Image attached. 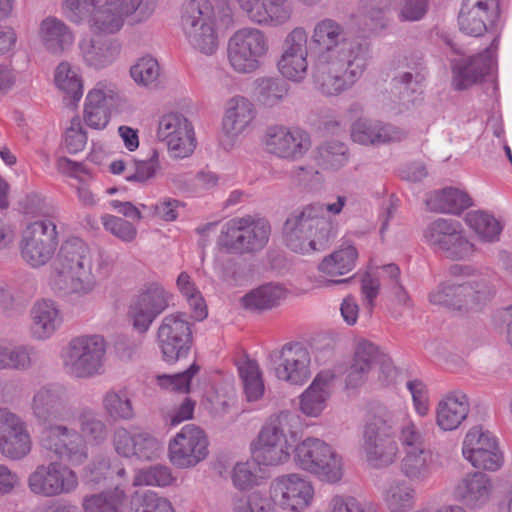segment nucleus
I'll use <instances>...</instances> for the list:
<instances>
[{"label":"nucleus","instance_id":"f257e3e1","mask_svg":"<svg viewBox=\"0 0 512 512\" xmlns=\"http://www.w3.org/2000/svg\"><path fill=\"white\" fill-rule=\"evenodd\" d=\"M311 41L319 49L313 78L323 94L338 95L361 78L368 64L369 47L363 41L347 39L340 23L331 18L320 20Z\"/></svg>","mask_w":512,"mask_h":512},{"label":"nucleus","instance_id":"f03ea898","mask_svg":"<svg viewBox=\"0 0 512 512\" xmlns=\"http://www.w3.org/2000/svg\"><path fill=\"white\" fill-rule=\"evenodd\" d=\"M345 203L346 197L338 196L335 203H311L291 212L282 230L285 245L301 254L325 250L335 239L336 230L324 214L329 212L338 215Z\"/></svg>","mask_w":512,"mask_h":512},{"label":"nucleus","instance_id":"7ed1b4c3","mask_svg":"<svg viewBox=\"0 0 512 512\" xmlns=\"http://www.w3.org/2000/svg\"><path fill=\"white\" fill-rule=\"evenodd\" d=\"M93 259L88 245L79 238H70L60 247L54 263L52 285L63 294H90L97 284L92 271Z\"/></svg>","mask_w":512,"mask_h":512},{"label":"nucleus","instance_id":"20e7f679","mask_svg":"<svg viewBox=\"0 0 512 512\" xmlns=\"http://www.w3.org/2000/svg\"><path fill=\"white\" fill-rule=\"evenodd\" d=\"M106 342L98 334L72 338L60 353L64 372L72 378L90 379L104 373Z\"/></svg>","mask_w":512,"mask_h":512},{"label":"nucleus","instance_id":"39448f33","mask_svg":"<svg viewBox=\"0 0 512 512\" xmlns=\"http://www.w3.org/2000/svg\"><path fill=\"white\" fill-rule=\"evenodd\" d=\"M397 423V415L385 408L380 409L366 423L362 448L372 467L385 468L395 462L399 451L395 440Z\"/></svg>","mask_w":512,"mask_h":512},{"label":"nucleus","instance_id":"423d86ee","mask_svg":"<svg viewBox=\"0 0 512 512\" xmlns=\"http://www.w3.org/2000/svg\"><path fill=\"white\" fill-rule=\"evenodd\" d=\"M271 234L269 221L258 215L235 217L223 224L218 244L229 253L252 254L261 251Z\"/></svg>","mask_w":512,"mask_h":512},{"label":"nucleus","instance_id":"0eeeda50","mask_svg":"<svg viewBox=\"0 0 512 512\" xmlns=\"http://www.w3.org/2000/svg\"><path fill=\"white\" fill-rule=\"evenodd\" d=\"M216 13L208 0H189L182 6L181 27L189 44L205 55L218 48Z\"/></svg>","mask_w":512,"mask_h":512},{"label":"nucleus","instance_id":"6e6552de","mask_svg":"<svg viewBox=\"0 0 512 512\" xmlns=\"http://www.w3.org/2000/svg\"><path fill=\"white\" fill-rule=\"evenodd\" d=\"M493 295L491 283L485 277H478L463 283L443 282L430 292L429 301L433 305L470 312L481 309Z\"/></svg>","mask_w":512,"mask_h":512},{"label":"nucleus","instance_id":"1a4fd4ad","mask_svg":"<svg viewBox=\"0 0 512 512\" xmlns=\"http://www.w3.org/2000/svg\"><path fill=\"white\" fill-rule=\"evenodd\" d=\"M269 50V38L263 30L243 27L229 38L227 58L235 72L250 74L261 68Z\"/></svg>","mask_w":512,"mask_h":512},{"label":"nucleus","instance_id":"9d476101","mask_svg":"<svg viewBox=\"0 0 512 512\" xmlns=\"http://www.w3.org/2000/svg\"><path fill=\"white\" fill-rule=\"evenodd\" d=\"M295 464L302 470L327 483H337L343 477L342 457L321 439L308 437L294 448Z\"/></svg>","mask_w":512,"mask_h":512},{"label":"nucleus","instance_id":"9b49d317","mask_svg":"<svg viewBox=\"0 0 512 512\" xmlns=\"http://www.w3.org/2000/svg\"><path fill=\"white\" fill-rule=\"evenodd\" d=\"M58 246L56 221L38 219L23 230L20 242L21 256L30 266L45 265L53 257Z\"/></svg>","mask_w":512,"mask_h":512},{"label":"nucleus","instance_id":"f8f14e48","mask_svg":"<svg viewBox=\"0 0 512 512\" xmlns=\"http://www.w3.org/2000/svg\"><path fill=\"white\" fill-rule=\"evenodd\" d=\"M173 295L160 283L145 284L130 301L128 318L133 328L145 334L169 306Z\"/></svg>","mask_w":512,"mask_h":512},{"label":"nucleus","instance_id":"ddd939ff","mask_svg":"<svg viewBox=\"0 0 512 512\" xmlns=\"http://www.w3.org/2000/svg\"><path fill=\"white\" fill-rule=\"evenodd\" d=\"M426 242L445 257L463 260L472 256L474 245L464 236L458 221L438 218L424 231Z\"/></svg>","mask_w":512,"mask_h":512},{"label":"nucleus","instance_id":"4468645a","mask_svg":"<svg viewBox=\"0 0 512 512\" xmlns=\"http://www.w3.org/2000/svg\"><path fill=\"white\" fill-rule=\"evenodd\" d=\"M31 493L43 497H55L73 492L78 486L76 473L60 462L38 465L27 478Z\"/></svg>","mask_w":512,"mask_h":512},{"label":"nucleus","instance_id":"2eb2a0df","mask_svg":"<svg viewBox=\"0 0 512 512\" xmlns=\"http://www.w3.org/2000/svg\"><path fill=\"white\" fill-rule=\"evenodd\" d=\"M208 444L207 436L200 427L185 425L169 442V461L178 469L193 468L207 458Z\"/></svg>","mask_w":512,"mask_h":512},{"label":"nucleus","instance_id":"dca6fc26","mask_svg":"<svg viewBox=\"0 0 512 512\" xmlns=\"http://www.w3.org/2000/svg\"><path fill=\"white\" fill-rule=\"evenodd\" d=\"M157 342L164 361L174 363L186 357L192 345L191 324L186 314L166 315L157 329Z\"/></svg>","mask_w":512,"mask_h":512},{"label":"nucleus","instance_id":"f3484780","mask_svg":"<svg viewBox=\"0 0 512 512\" xmlns=\"http://www.w3.org/2000/svg\"><path fill=\"white\" fill-rule=\"evenodd\" d=\"M67 389L59 383H49L34 391L31 411L38 423L53 425L67 422L72 417Z\"/></svg>","mask_w":512,"mask_h":512},{"label":"nucleus","instance_id":"a211bd4d","mask_svg":"<svg viewBox=\"0 0 512 512\" xmlns=\"http://www.w3.org/2000/svg\"><path fill=\"white\" fill-rule=\"evenodd\" d=\"M42 446L71 466H80L88 459L84 438L79 431L64 424L47 426L42 434Z\"/></svg>","mask_w":512,"mask_h":512},{"label":"nucleus","instance_id":"6ab92c4d","mask_svg":"<svg viewBox=\"0 0 512 512\" xmlns=\"http://www.w3.org/2000/svg\"><path fill=\"white\" fill-rule=\"evenodd\" d=\"M264 144L267 152L277 158L297 161L310 149L311 138L299 127L271 125L266 129Z\"/></svg>","mask_w":512,"mask_h":512},{"label":"nucleus","instance_id":"aec40b11","mask_svg":"<svg viewBox=\"0 0 512 512\" xmlns=\"http://www.w3.org/2000/svg\"><path fill=\"white\" fill-rule=\"evenodd\" d=\"M462 454L478 469L497 471L504 463L497 439L480 426L472 427L466 434Z\"/></svg>","mask_w":512,"mask_h":512},{"label":"nucleus","instance_id":"412c9836","mask_svg":"<svg viewBox=\"0 0 512 512\" xmlns=\"http://www.w3.org/2000/svg\"><path fill=\"white\" fill-rule=\"evenodd\" d=\"M275 376L295 385H302L311 375V356L301 343H287L270 354Z\"/></svg>","mask_w":512,"mask_h":512},{"label":"nucleus","instance_id":"4be33fe9","mask_svg":"<svg viewBox=\"0 0 512 512\" xmlns=\"http://www.w3.org/2000/svg\"><path fill=\"white\" fill-rule=\"evenodd\" d=\"M112 444L115 452L125 458L154 461L161 457L164 446L161 440L147 431L131 433L125 427L113 431Z\"/></svg>","mask_w":512,"mask_h":512},{"label":"nucleus","instance_id":"5701e85b","mask_svg":"<svg viewBox=\"0 0 512 512\" xmlns=\"http://www.w3.org/2000/svg\"><path fill=\"white\" fill-rule=\"evenodd\" d=\"M270 489L275 504L292 511L307 508L314 496L312 484L295 473L277 477L271 483Z\"/></svg>","mask_w":512,"mask_h":512},{"label":"nucleus","instance_id":"b1692460","mask_svg":"<svg viewBox=\"0 0 512 512\" xmlns=\"http://www.w3.org/2000/svg\"><path fill=\"white\" fill-rule=\"evenodd\" d=\"M31 450V438L22 419L7 408H0V452L19 460Z\"/></svg>","mask_w":512,"mask_h":512},{"label":"nucleus","instance_id":"393cba45","mask_svg":"<svg viewBox=\"0 0 512 512\" xmlns=\"http://www.w3.org/2000/svg\"><path fill=\"white\" fill-rule=\"evenodd\" d=\"M77 48L82 62L95 70L110 66L121 53V43L117 39L101 35H83Z\"/></svg>","mask_w":512,"mask_h":512},{"label":"nucleus","instance_id":"a878e982","mask_svg":"<svg viewBox=\"0 0 512 512\" xmlns=\"http://www.w3.org/2000/svg\"><path fill=\"white\" fill-rule=\"evenodd\" d=\"M62 13L73 24L87 22L96 32L111 34V29L101 24L110 18V6L106 0H63Z\"/></svg>","mask_w":512,"mask_h":512},{"label":"nucleus","instance_id":"bb28decb","mask_svg":"<svg viewBox=\"0 0 512 512\" xmlns=\"http://www.w3.org/2000/svg\"><path fill=\"white\" fill-rule=\"evenodd\" d=\"M405 129L380 120L360 118L351 126V138L361 145H384L406 139Z\"/></svg>","mask_w":512,"mask_h":512},{"label":"nucleus","instance_id":"cd10ccee","mask_svg":"<svg viewBox=\"0 0 512 512\" xmlns=\"http://www.w3.org/2000/svg\"><path fill=\"white\" fill-rule=\"evenodd\" d=\"M113 89L99 83L90 90L85 99L83 119L92 129L102 130L110 121V109L115 104Z\"/></svg>","mask_w":512,"mask_h":512},{"label":"nucleus","instance_id":"c85d7f7f","mask_svg":"<svg viewBox=\"0 0 512 512\" xmlns=\"http://www.w3.org/2000/svg\"><path fill=\"white\" fill-rule=\"evenodd\" d=\"M300 428L301 420L296 412L281 411L267 420L259 432L258 441L294 445Z\"/></svg>","mask_w":512,"mask_h":512},{"label":"nucleus","instance_id":"c756f323","mask_svg":"<svg viewBox=\"0 0 512 512\" xmlns=\"http://www.w3.org/2000/svg\"><path fill=\"white\" fill-rule=\"evenodd\" d=\"M156 3L157 0H106V4L110 6V18L101 24L111 29V34L117 33L127 17H133L137 22L148 19L153 14Z\"/></svg>","mask_w":512,"mask_h":512},{"label":"nucleus","instance_id":"7c9ffc66","mask_svg":"<svg viewBox=\"0 0 512 512\" xmlns=\"http://www.w3.org/2000/svg\"><path fill=\"white\" fill-rule=\"evenodd\" d=\"M256 115V107L248 98L241 95L230 98L222 119L223 132L228 137H238L251 127Z\"/></svg>","mask_w":512,"mask_h":512},{"label":"nucleus","instance_id":"2f4dec72","mask_svg":"<svg viewBox=\"0 0 512 512\" xmlns=\"http://www.w3.org/2000/svg\"><path fill=\"white\" fill-rule=\"evenodd\" d=\"M492 62L485 53L451 60L454 88L462 91L481 81L490 72Z\"/></svg>","mask_w":512,"mask_h":512},{"label":"nucleus","instance_id":"473e14b6","mask_svg":"<svg viewBox=\"0 0 512 512\" xmlns=\"http://www.w3.org/2000/svg\"><path fill=\"white\" fill-rule=\"evenodd\" d=\"M30 332L36 340L50 339L62 324L58 305L49 299L37 300L30 310Z\"/></svg>","mask_w":512,"mask_h":512},{"label":"nucleus","instance_id":"72a5a7b5","mask_svg":"<svg viewBox=\"0 0 512 512\" xmlns=\"http://www.w3.org/2000/svg\"><path fill=\"white\" fill-rule=\"evenodd\" d=\"M39 37L45 49L54 55L70 50L75 41L72 28L55 16H48L41 21Z\"/></svg>","mask_w":512,"mask_h":512},{"label":"nucleus","instance_id":"f704fd0d","mask_svg":"<svg viewBox=\"0 0 512 512\" xmlns=\"http://www.w3.org/2000/svg\"><path fill=\"white\" fill-rule=\"evenodd\" d=\"M492 482L482 472L467 474L455 486V497L471 508H478L485 505L491 496Z\"/></svg>","mask_w":512,"mask_h":512},{"label":"nucleus","instance_id":"c9c22d12","mask_svg":"<svg viewBox=\"0 0 512 512\" xmlns=\"http://www.w3.org/2000/svg\"><path fill=\"white\" fill-rule=\"evenodd\" d=\"M292 15L291 0H257L248 19L259 26L278 27L287 24Z\"/></svg>","mask_w":512,"mask_h":512},{"label":"nucleus","instance_id":"e433bc0d","mask_svg":"<svg viewBox=\"0 0 512 512\" xmlns=\"http://www.w3.org/2000/svg\"><path fill=\"white\" fill-rule=\"evenodd\" d=\"M469 413L467 396L460 391L443 398L437 406L436 423L441 430L451 431L460 426Z\"/></svg>","mask_w":512,"mask_h":512},{"label":"nucleus","instance_id":"4c0bfd02","mask_svg":"<svg viewBox=\"0 0 512 512\" xmlns=\"http://www.w3.org/2000/svg\"><path fill=\"white\" fill-rule=\"evenodd\" d=\"M333 375L330 372L319 373L302 393L300 399L301 411L310 417L318 416L325 408L330 395V383Z\"/></svg>","mask_w":512,"mask_h":512},{"label":"nucleus","instance_id":"58836bf2","mask_svg":"<svg viewBox=\"0 0 512 512\" xmlns=\"http://www.w3.org/2000/svg\"><path fill=\"white\" fill-rule=\"evenodd\" d=\"M426 205L433 212L458 215L472 206V199L465 191L446 187L431 193L426 199Z\"/></svg>","mask_w":512,"mask_h":512},{"label":"nucleus","instance_id":"ea45409f","mask_svg":"<svg viewBox=\"0 0 512 512\" xmlns=\"http://www.w3.org/2000/svg\"><path fill=\"white\" fill-rule=\"evenodd\" d=\"M500 12L488 10H476L461 5L458 14V25L460 31L472 37H480L491 30L498 21Z\"/></svg>","mask_w":512,"mask_h":512},{"label":"nucleus","instance_id":"a19ab883","mask_svg":"<svg viewBox=\"0 0 512 512\" xmlns=\"http://www.w3.org/2000/svg\"><path fill=\"white\" fill-rule=\"evenodd\" d=\"M77 422L86 446H100L107 441L108 427L93 408L82 407L77 414Z\"/></svg>","mask_w":512,"mask_h":512},{"label":"nucleus","instance_id":"79ce46f5","mask_svg":"<svg viewBox=\"0 0 512 512\" xmlns=\"http://www.w3.org/2000/svg\"><path fill=\"white\" fill-rule=\"evenodd\" d=\"M401 472L412 484L427 482L434 472L430 452L426 449L406 452L401 460Z\"/></svg>","mask_w":512,"mask_h":512},{"label":"nucleus","instance_id":"37998d69","mask_svg":"<svg viewBox=\"0 0 512 512\" xmlns=\"http://www.w3.org/2000/svg\"><path fill=\"white\" fill-rule=\"evenodd\" d=\"M416 491L412 483L394 479L383 490V500L390 512H407L415 504Z\"/></svg>","mask_w":512,"mask_h":512},{"label":"nucleus","instance_id":"c03bdc74","mask_svg":"<svg viewBox=\"0 0 512 512\" xmlns=\"http://www.w3.org/2000/svg\"><path fill=\"white\" fill-rule=\"evenodd\" d=\"M102 409L106 416L117 421H130L135 417V411L129 394L124 389H109L102 397Z\"/></svg>","mask_w":512,"mask_h":512},{"label":"nucleus","instance_id":"a18cd8bd","mask_svg":"<svg viewBox=\"0 0 512 512\" xmlns=\"http://www.w3.org/2000/svg\"><path fill=\"white\" fill-rule=\"evenodd\" d=\"M285 297V289L278 284H265L247 293L242 302L250 310H267L279 305Z\"/></svg>","mask_w":512,"mask_h":512},{"label":"nucleus","instance_id":"49530a36","mask_svg":"<svg viewBox=\"0 0 512 512\" xmlns=\"http://www.w3.org/2000/svg\"><path fill=\"white\" fill-rule=\"evenodd\" d=\"M55 84L72 102H78L83 95V83L78 70L69 62L58 64L54 74Z\"/></svg>","mask_w":512,"mask_h":512},{"label":"nucleus","instance_id":"de8ad7c7","mask_svg":"<svg viewBox=\"0 0 512 512\" xmlns=\"http://www.w3.org/2000/svg\"><path fill=\"white\" fill-rule=\"evenodd\" d=\"M255 83L257 99L265 107L276 106L288 95L289 85L283 79L260 77Z\"/></svg>","mask_w":512,"mask_h":512},{"label":"nucleus","instance_id":"09e8293b","mask_svg":"<svg viewBox=\"0 0 512 512\" xmlns=\"http://www.w3.org/2000/svg\"><path fill=\"white\" fill-rule=\"evenodd\" d=\"M357 257L356 248L348 245L325 257L319 265V270L329 276L346 274L354 268Z\"/></svg>","mask_w":512,"mask_h":512},{"label":"nucleus","instance_id":"8fccbe9b","mask_svg":"<svg viewBox=\"0 0 512 512\" xmlns=\"http://www.w3.org/2000/svg\"><path fill=\"white\" fill-rule=\"evenodd\" d=\"M177 478L172 469L165 464H154L136 471L134 486L168 487L176 482Z\"/></svg>","mask_w":512,"mask_h":512},{"label":"nucleus","instance_id":"3c124183","mask_svg":"<svg viewBox=\"0 0 512 512\" xmlns=\"http://www.w3.org/2000/svg\"><path fill=\"white\" fill-rule=\"evenodd\" d=\"M349 149L343 142L330 140L317 148V161L324 169L338 170L349 161Z\"/></svg>","mask_w":512,"mask_h":512},{"label":"nucleus","instance_id":"603ef678","mask_svg":"<svg viewBox=\"0 0 512 512\" xmlns=\"http://www.w3.org/2000/svg\"><path fill=\"white\" fill-rule=\"evenodd\" d=\"M294 445L275 442H260L252 450L253 459L259 465L276 466L286 462Z\"/></svg>","mask_w":512,"mask_h":512},{"label":"nucleus","instance_id":"864d4df0","mask_svg":"<svg viewBox=\"0 0 512 512\" xmlns=\"http://www.w3.org/2000/svg\"><path fill=\"white\" fill-rule=\"evenodd\" d=\"M238 372L247 400L250 402L259 400L264 394V383L257 362L246 360L240 363Z\"/></svg>","mask_w":512,"mask_h":512},{"label":"nucleus","instance_id":"5fc2aeb1","mask_svg":"<svg viewBox=\"0 0 512 512\" xmlns=\"http://www.w3.org/2000/svg\"><path fill=\"white\" fill-rule=\"evenodd\" d=\"M124 497V491L119 488L92 494L83 499V509L84 512H120Z\"/></svg>","mask_w":512,"mask_h":512},{"label":"nucleus","instance_id":"6e6d98bb","mask_svg":"<svg viewBox=\"0 0 512 512\" xmlns=\"http://www.w3.org/2000/svg\"><path fill=\"white\" fill-rule=\"evenodd\" d=\"M467 224L487 242H493L499 238L502 226L491 214L484 211H472L466 216Z\"/></svg>","mask_w":512,"mask_h":512},{"label":"nucleus","instance_id":"4d7b16f0","mask_svg":"<svg viewBox=\"0 0 512 512\" xmlns=\"http://www.w3.org/2000/svg\"><path fill=\"white\" fill-rule=\"evenodd\" d=\"M19 207L24 214L40 219L55 221L58 216V209L36 192L28 193L21 198Z\"/></svg>","mask_w":512,"mask_h":512},{"label":"nucleus","instance_id":"13d9d810","mask_svg":"<svg viewBox=\"0 0 512 512\" xmlns=\"http://www.w3.org/2000/svg\"><path fill=\"white\" fill-rule=\"evenodd\" d=\"M159 170V153L152 150L146 159L134 160L133 167L129 168L125 179L129 182L144 184L153 179Z\"/></svg>","mask_w":512,"mask_h":512},{"label":"nucleus","instance_id":"bf43d9fd","mask_svg":"<svg viewBox=\"0 0 512 512\" xmlns=\"http://www.w3.org/2000/svg\"><path fill=\"white\" fill-rule=\"evenodd\" d=\"M275 502L260 491L233 499L232 512H276Z\"/></svg>","mask_w":512,"mask_h":512},{"label":"nucleus","instance_id":"052dcab7","mask_svg":"<svg viewBox=\"0 0 512 512\" xmlns=\"http://www.w3.org/2000/svg\"><path fill=\"white\" fill-rule=\"evenodd\" d=\"M177 286L181 293L186 297L187 302L193 310V317L196 320H203L207 316V309L204 299L191 281V277L186 272H181L177 278Z\"/></svg>","mask_w":512,"mask_h":512},{"label":"nucleus","instance_id":"680f3d73","mask_svg":"<svg viewBox=\"0 0 512 512\" xmlns=\"http://www.w3.org/2000/svg\"><path fill=\"white\" fill-rule=\"evenodd\" d=\"M133 80L144 87H156L160 76V67L152 57L140 58L130 69Z\"/></svg>","mask_w":512,"mask_h":512},{"label":"nucleus","instance_id":"e2e57ef3","mask_svg":"<svg viewBox=\"0 0 512 512\" xmlns=\"http://www.w3.org/2000/svg\"><path fill=\"white\" fill-rule=\"evenodd\" d=\"M192 131L191 123L182 114L169 113L160 119L157 135L161 141L167 142L170 138Z\"/></svg>","mask_w":512,"mask_h":512},{"label":"nucleus","instance_id":"0e129e2a","mask_svg":"<svg viewBox=\"0 0 512 512\" xmlns=\"http://www.w3.org/2000/svg\"><path fill=\"white\" fill-rule=\"evenodd\" d=\"M133 512H175L172 503L154 491H146L133 502Z\"/></svg>","mask_w":512,"mask_h":512},{"label":"nucleus","instance_id":"69168bd1","mask_svg":"<svg viewBox=\"0 0 512 512\" xmlns=\"http://www.w3.org/2000/svg\"><path fill=\"white\" fill-rule=\"evenodd\" d=\"M278 69L283 77L294 82H301L307 75V56L281 55Z\"/></svg>","mask_w":512,"mask_h":512},{"label":"nucleus","instance_id":"338daca9","mask_svg":"<svg viewBox=\"0 0 512 512\" xmlns=\"http://www.w3.org/2000/svg\"><path fill=\"white\" fill-rule=\"evenodd\" d=\"M398 430V439L405 453L425 449L424 434L411 419H404Z\"/></svg>","mask_w":512,"mask_h":512},{"label":"nucleus","instance_id":"774afa93","mask_svg":"<svg viewBox=\"0 0 512 512\" xmlns=\"http://www.w3.org/2000/svg\"><path fill=\"white\" fill-rule=\"evenodd\" d=\"M327 512H377L372 504L361 502L355 497L335 495L328 504Z\"/></svg>","mask_w":512,"mask_h":512}]
</instances>
